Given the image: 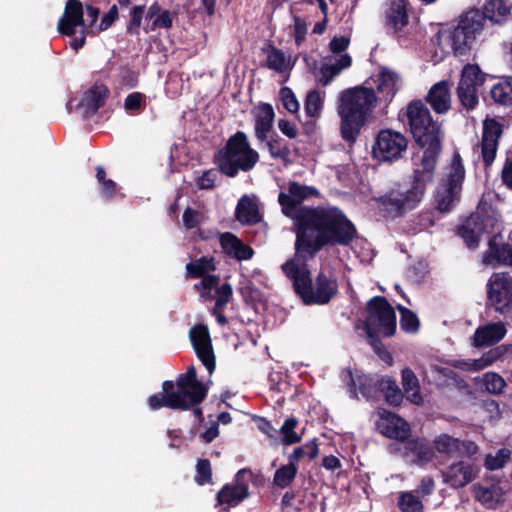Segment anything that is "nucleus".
<instances>
[{
    "mask_svg": "<svg viewBox=\"0 0 512 512\" xmlns=\"http://www.w3.org/2000/svg\"><path fill=\"white\" fill-rule=\"evenodd\" d=\"M319 195L314 186L297 181H290L287 192L278 195L281 212L293 220L294 247L298 252L318 247L325 239L357 233L354 223L338 207L301 206L306 199Z\"/></svg>",
    "mask_w": 512,
    "mask_h": 512,
    "instance_id": "1",
    "label": "nucleus"
},
{
    "mask_svg": "<svg viewBox=\"0 0 512 512\" xmlns=\"http://www.w3.org/2000/svg\"><path fill=\"white\" fill-rule=\"evenodd\" d=\"M357 235L358 232L325 239L318 247L301 252L294 247V255L281 265V270L291 280L295 294L305 305H326L338 293L337 280L322 271L313 279L308 262L326 246H350Z\"/></svg>",
    "mask_w": 512,
    "mask_h": 512,
    "instance_id": "2",
    "label": "nucleus"
},
{
    "mask_svg": "<svg viewBox=\"0 0 512 512\" xmlns=\"http://www.w3.org/2000/svg\"><path fill=\"white\" fill-rule=\"evenodd\" d=\"M378 96L371 87L358 85L340 93L337 113L340 117L341 138L351 147L361 130L372 118Z\"/></svg>",
    "mask_w": 512,
    "mask_h": 512,
    "instance_id": "3",
    "label": "nucleus"
},
{
    "mask_svg": "<svg viewBox=\"0 0 512 512\" xmlns=\"http://www.w3.org/2000/svg\"><path fill=\"white\" fill-rule=\"evenodd\" d=\"M435 170L423 167L414 169L409 182L395 183L375 199L377 207L386 217L396 219L415 210L425 197L427 187L434 180Z\"/></svg>",
    "mask_w": 512,
    "mask_h": 512,
    "instance_id": "4",
    "label": "nucleus"
},
{
    "mask_svg": "<svg viewBox=\"0 0 512 512\" xmlns=\"http://www.w3.org/2000/svg\"><path fill=\"white\" fill-rule=\"evenodd\" d=\"M207 395L208 387L198 380L196 368L191 365L185 373L178 375L175 382L165 380L162 383V392L149 396L147 404L152 411L162 408L187 411L201 404Z\"/></svg>",
    "mask_w": 512,
    "mask_h": 512,
    "instance_id": "5",
    "label": "nucleus"
},
{
    "mask_svg": "<svg viewBox=\"0 0 512 512\" xmlns=\"http://www.w3.org/2000/svg\"><path fill=\"white\" fill-rule=\"evenodd\" d=\"M405 114L414 141L421 148H425L421 166L436 170L442 148L440 125L433 120L429 109L421 100L411 101Z\"/></svg>",
    "mask_w": 512,
    "mask_h": 512,
    "instance_id": "6",
    "label": "nucleus"
},
{
    "mask_svg": "<svg viewBox=\"0 0 512 512\" xmlns=\"http://www.w3.org/2000/svg\"><path fill=\"white\" fill-rule=\"evenodd\" d=\"M405 114L414 141L421 148H425L421 166L436 170L442 148L440 125L433 120L429 109L421 100L411 101Z\"/></svg>",
    "mask_w": 512,
    "mask_h": 512,
    "instance_id": "7",
    "label": "nucleus"
},
{
    "mask_svg": "<svg viewBox=\"0 0 512 512\" xmlns=\"http://www.w3.org/2000/svg\"><path fill=\"white\" fill-rule=\"evenodd\" d=\"M259 161V153L250 145L247 135L237 131L231 135L224 147L219 149L214 158L219 171L227 177H236L239 171L252 170Z\"/></svg>",
    "mask_w": 512,
    "mask_h": 512,
    "instance_id": "8",
    "label": "nucleus"
},
{
    "mask_svg": "<svg viewBox=\"0 0 512 512\" xmlns=\"http://www.w3.org/2000/svg\"><path fill=\"white\" fill-rule=\"evenodd\" d=\"M367 316L364 320V330L367 341L374 352L382 356L387 353L380 336L391 337L396 332L397 322L394 308L384 296H374L366 304Z\"/></svg>",
    "mask_w": 512,
    "mask_h": 512,
    "instance_id": "9",
    "label": "nucleus"
},
{
    "mask_svg": "<svg viewBox=\"0 0 512 512\" xmlns=\"http://www.w3.org/2000/svg\"><path fill=\"white\" fill-rule=\"evenodd\" d=\"M485 22V17L478 9H470L460 16L457 26L448 36L455 56H465L470 52Z\"/></svg>",
    "mask_w": 512,
    "mask_h": 512,
    "instance_id": "10",
    "label": "nucleus"
},
{
    "mask_svg": "<svg viewBox=\"0 0 512 512\" xmlns=\"http://www.w3.org/2000/svg\"><path fill=\"white\" fill-rule=\"evenodd\" d=\"M465 168L458 152L452 157L446 178H443L435 194L436 209L442 213L451 211L455 202L460 200Z\"/></svg>",
    "mask_w": 512,
    "mask_h": 512,
    "instance_id": "11",
    "label": "nucleus"
},
{
    "mask_svg": "<svg viewBox=\"0 0 512 512\" xmlns=\"http://www.w3.org/2000/svg\"><path fill=\"white\" fill-rule=\"evenodd\" d=\"M498 222L491 206L479 205L477 210L457 227V235L462 238L467 248H478L483 234H494Z\"/></svg>",
    "mask_w": 512,
    "mask_h": 512,
    "instance_id": "12",
    "label": "nucleus"
},
{
    "mask_svg": "<svg viewBox=\"0 0 512 512\" xmlns=\"http://www.w3.org/2000/svg\"><path fill=\"white\" fill-rule=\"evenodd\" d=\"M487 297L494 309L512 314V276L508 272L493 273L487 283Z\"/></svg>",
    "mask_w": 512,
    "mask_h": 512,
    "instance_id": "13",
    "label": "nucleus"
},
{
    "mask_svg": "<svg viewBox=\"0 0 512 512\" xmlns=\"http://www.w3.org/2000/svg\"><path fill=\"white\" fill-rule=\"evenodd\" d=\"M341 378L347 384L351 398L358 399L357 390L366 400H377L381 397L385 377L366 374L354 375L350 368H346L343 370Z\"/></svg>",
    "mask_w": 512,
    "mask_h": 512,
    "instance_id": "14",
    "label": "nucleus"
},
{
    "mask_svg": "<svg viewBox=\"0 0 512 512\" xmlns=\"http://www.w3.org/2000/svg\"><path fill=\"white\" fill-rule=\"evenodd\" d=\"M408 141L404 135L393 130H381L372 148L373 155L379 161L392 162L402 157Z\"/></svg>",
    "mask_w": 512,
    "mask_h": 512,
    "instance_id": "15",
    "label": "nucleus"
},
{
    "mask_svg": "<svg viewBox=\"0 0 512 512\" xmlns=\"http://www.w3.org/2000/svg\"><path fill=\"white\" fill-rule=\"evenodd\" d=\"M189 335L198 359L212 374L216 364L208 327L204 324H196L190 329Z\"/></svg>",
    "mask_w": 512,
    "mask_h": 512,
    "instance_id": "16",
    "label": "nucleus"
},
{
    "mask_svg": "<svg viewBox=\"0 0 512 512\" xmlns=\"http://www.w3.org/2000/svg\"><path fill=\"white\" fill-rule=\"evenodd\" d=\"M503 133V126L494 118H487L483 122L481 139V156L486 168L490 167L495 160L499 138Z\"/></svg>",
    "mask_w": 512,
    "mask_h": 512,
    "instance_id": "17",
    "label": "nucleus"
},
{
    "mask_svg": "<svg viewBox=\"0 0 512 512\" xmlns=\"http://www.w3.org/2000/svg\"><path fill=\"white\" fill-rule=\"evenodd\" d=\"M378 413L376 427L382 435L402 442L408 439L411 429L405 419L385 409H381Z\"/></svg>",
    "mask_w": 512,
    "mask_h": 512,
    "instance_id": "18",
    "label": "nucleus"
},
{
    "mask_svg": "<svg viewBox=\"0 0 512 512\" xmlns=\"http://www.w3.org/2000/svg\"><path fill=\"white\" fill-rule=\"evenodd\" d=\"M478 473L479 467L475 463L463 460L452 463L446 470L441 471L443 482L453 489L467 486Z\"/></svg>",
    "mask_w": 512,
    "mask_h": 512,
    "instance_id": "19",
    "label": "nucleus"
},
{
    "mask_svg": "<svg viewBox=\"0 0 512 512\" xmlns=\"http://www.w3.org/2000/svg\"><path fill=\"white\" fill-rule=\"evenodd\" d=\"M83 5L80 0H68L62 17L58 21V32L65 36H74L78 26H84Z\"/></svg>",
    "mask_w": 512,
    "mask_h": 512,
    "instance_id": "20",
    "label": "nucleus"
},
{
    "mask_svg": "<svg viewBox=\"0 0 512 512\" xmlns=\"http://www.w3.org/2000/svg\"><path fill=\"white\" fill-rule=\"evenodd\" d=\"M219 244L225 255L237 261L250 260L254 255L253 248L245 244L232 232L221 233Z\"/></svg>",
    "mask_w": 512,
    "mask_h": 512,
    "instance_id": "21",
    "label": "nucleus"
},
{
    "mask_svg": "<svg viewBox=\"0 0 512 512\" xmlns=\"http://www.w3.org/2000/svg\"><path fill=\"white\" fill-rule=\"evenodd\" d=\"M409 0H388L385 10V25L394 33L402 31L409 24Z\"/></svg>",
    "mask_w": 512,
    "mask_h": 512,
    "instance_id": "22",
    "label": "nucleus"
},
{
    "mask_svg": "<svg viewBox=\"0 0 512 512\" xmlns=\"http://www.w3.org/2000/svg\"><path fill=\"white\" fill-rule=\"evenodd\" d=\"M110 95L108 87L104 84L94 85L84 92L80 100V106L83 108V116L90 118L102 108Z\"/></svg>",
    "mask_w": 512,
    "mask_h": 512,
    "instance_id": "23",
    "label": "nucleus"
},
{
    "mask_svg": "<svg viewBox=\"0 0 512 512\" xmlns=\"http://www.w3.org/2000/svg\"><path fill=\"white\" fill-rule=\"evenodd\" d=\"M426 101L438 114H445L451 107L450 84L442 80L434 84L426 97Z\"/></svg>",
    "mask_w": 512,
    "mask_h": 512,
    "instance_id": "24",
    "label": "nucleus"
},
{
    "mask_svg": "<svg viewBox=\"0 0 512 512\" xmlns=\"http://www.w3.org/2000/svg\"><path fill=\"white\" fill-rule=\"evenodd\" d=\"M275 112L271 104L261 103L257 106L254 114L255 136L260 142L268 138V134L273 128Z\"/></svg>",
    "mask_w": 512,
    "mask_h": 512,
    "instance_id": "25",
    "label": "nucleus"
},
{
    "mask_svg": "<svg viewBox=\"0 0 512 512\" xmlns=\"http://www.w3.org/2000/svg\"><path fill=\"white\" fill-rule=\"evenodd\" d=\"M506 334V328L502 323H490L476 329L473 336L475 347L492 346L501 341Z\"/></svg>",
    "mask_w": 512,
    "mask_h": 512,
    "instance_id": "26",
    "label": "nucleus"
},
{
    "mask_svg": "<svg viewBox=\"0 0 512 512\" xmlns=\"http://www.w3.org/2000/svg\"><path fill=\"white\" fill-rule=\"evenodd\" d=\"M398 80L399 76L396 72L382 67L377 80V91L380 95L378 100L384 101L387 104L390 103L398 91Z\"/></svg>",
    "mask_w": 512,
    "mask_h": 512,
    "instance_id": "27",
    "label": "nucleus"
},
{
    "mask_svg": "<svg viewBox=\"0 0 512 512\" xmlns=\"http://www.w3.org/2000/svg\"><path fill=\"white\" fill-rule=\"evenodd\" d=\"M235 217L240 223L245 225H254L261 221V215L256 203L246 195L238 201Z\"/></svg>",
    "mask_w": 512,
    "mask_h": 512,
    "instance_id": "28",
    "label": "nucleus"
},
{
    "mask_svg": "<svg viewBox=\"0 0 512 512\" xmlns=\"http://www.w3.org/2000/svg\"><path fill=\"white\" fill-rule=\"evenodd\" d=\"M405 449L415 456L414 462L418 465L432 461L435 456L433 447L424 438H415L407 441Z\"/></svg>",
    "mask_w": 512,
    "mask_h": 512,
    "instance_id": "29",
    "label": "nucleus"
},
{
    "mask_svg": "<svg viewBox=\"0 0 512 512\" xmlns=\"http://www.w3.org/2000/svg\"><path fill=\"white\" fill-rule=\"evenodd\" d=\"M485 20H490L496 24L504 23L510 14V7L504 0H488L481 12Z\"/></svg>",
    "mask_w": 512,
    "mask_h": 512,
    "instance_id": "30",
    "label": "nucleus"
},
{
    "mask_svg": "<svg viewBox=\"0 0 512 512\" xmlns=\"http://www.w3.org/2000/svg\"><path fill=\"white\" fill-rule=\"evenodd\" d=\"M248 497V494H245V489L240 491L235 486L227 483L216 494V506L236 507Z\"/></svg>",
    "mask_w": 512,
    "mask_h": 512,
    "instance_id": "31",
    "label": "nucleus"
},
{
    "mask_svg": "<svg viewBox=\"0 0 512 512\" xmlns=\"http://www.w3.org/2000/svg\"><path fill=\"white\" fill-rule=\"evenodd\" d=\"M351 65L352 58L347 53L341 54L334 64H323L320 68V83L324 86L328 85L343 69L349 68Z\"/></svg>",
    "mask_w": 512,
    "mask_h": 512,
    "instance_id": "32",
    "label": "nucleus"
},
{
    "mask_svg": "<svg viewBox=\"0 0 512 512\" xmlns=\"http://www.w3.org/2000/svg\"><path fill=\"white\" fill-rule=\"evenodd\" d=\"M490 96L495 104L512 106V77H506L494 84L490 89Z\"/></svg>",
    "mask_w": 512,
    "mask_h": 512,
    "instance_id": "33",
    "label": "nucleus"
},
{
    "mask_svg": "<svg viewBox=\"0 0 512 512\" xmlns=\"http://www.w3.org/2000/svg\"><path fill=\"white\" fill-rule=\"evenodd\" d=\"M486 76L487 74L482 72L477 64H466L462 69L458 85L478 90L484 84Z\"/></svg>",
    "mask_w": 512,
    "mask_h": 512,
    "instance_id": "34",
    "label": "nucleus"
},
{
    "mask_svg": "<svg viewBox=\"0 0 512 512\" xmlns=\"http://www.w3.org/2000/svg\"><path fill=\"white\" fill-rule=\"evenodd\" d=\"M186 276L197 279L216 270L214 257L201 256L186 264Z\"/></svg>",
    "mask_w": 512,
    "mask_h": 512,
    "instance_id": "35",
    "label": "nucleus"
},
{
    "mask_svg": "<svg viewBox=\"0 0 512 512\" xmlns=\"http://www.w3.org/2000/svg\"><path fill=\"white\" fill-rule=\"evenodd\" d=\"M269 154L273 159H281L285 164L289 163L290 148L289 144L281 138L278 134L274 133L265 140Z\"/></svg>",
    "mask_w": 512,
    "mask_h": 512,
    "instance_id": "36",
    "label": "nucleus"
},
{
    "mask_svg": "<svg viewBox=\"0 0 512 512\" xmlns=\"http://www.w3.org/2000/svg\"><path fill=\"white\" fill-rule=\"evenodd\" d=\"M263 50L267 52V68L278 73H283L290 68L289 61L286 59L285 53L281 49L269 44L268 48Z\"/></svg>",
    "mask_w": 512,
    "mask_h": 512,
    "instance_id": "37",
    "label": "nucleus"
},
{
    "mask_svg": "<svg viewBox=\"0 0 512 512\" xmlns=\"http://www.w3.org/2000/svg\"><path fill=\"white\" fill-rule=\"evenodd\" d=\"M506 352L505 346H497L485 352L479 359L467 362V370H482L501 359Z\"/></svg>",
    "mask_w": 512,
    "mask_h": 512,
    "instance_id": "38",
    "label": "nucleus"
},
{
    "mask_svg": "<svg viewBox=\"0 0 512 512\" xmlns=\"http://www.w3.org/2000/svg\"><path fill=\"white\" fill-rule=\"evenodd\" d=\"M298 466L288 461V464L280 466L274 473L273 485L281 489L287 488L296 478Z\"/></svg>",
    "mask_w": 512,
    "mask_h": 512,
    "instance_id": "39",
    "label": "nucleus"
},
{
    "mask_svg": "<svg viewBox=\"0 0 512 512\" xmlns=\"http://www.w3.org/2000/svg\"><path fill=\"white\" fill-rule=\"evenodd\" d=\"M384 396L385 401L391 406H400L403 401V394L398 387L396 380L391 377H385L381 396Z\"/></svg>",
    "mask_w": 512,
    "mask_h": 512,
    "instance_id": "40",
    "label": "nucleus"
},
{
    "mask_svg": "<svg viewBox=\"0 0 512 512\" xmlns=\"http://www.w3.org/2000/svg\"><path fill=\"white\" fill-rule=\"evenodd\" d=\"M319 449L316 439H312L305 443L303 446L296 447L293 452L288 456V461L298 466V462L304 457L312 460L318 456Z\"/></svg>",
    "mask_w": 512,
    "mask_h": 512,
    "instance_id": "41",
    "label": "nucleus"
},
{
    "mask_svg": "<svg viewBox=\"0 0 512 512\" xmlns=\"http://www.w3.org/2000/svg\"><path fill=\"white\" fill-rule=\"evenodd\" d=\"M400 312V328L407 333H416L420 327V321L412 310L398 304Z\"/></svg>",
    "mask_w": 512,
    "mask_h": 512,
    "instance_id": "42",
    "label": "nucleus"
},
{
    "mask_svg": "<svg viewBox=\"0 0 512 512\" xmlns=\"http://www.w3.org/2000/svg\"><path fill=\"white\" fill-rule=\"evenodd\" d=\"M298 425V420L294 417L287 418L282 424L279 432L282 434L281 443L285 446L299 443L302 439L294 429Z\"/></svg>",
    "mask_w": 512,
    "mask_h": 512,
    "instance_id": "43",
    "label": "nucleus"
},
{
    "mask_svg": "<svg viewBox=\"0 0 512 512\" xmlns=\"http://www.w3.org/2000/svg\"><path fill=\"white\" fill-rule=\"evenodd\" d=\"M212 466L208 459L199 458L196 462L194 481L199 486L212 483Z\"/></svg>",
    "mask_w": 512,
    "mask_h": 512,
    "instance_id": "44",
    "label": "nucleus"
},
{
    "mask_svg": "<svg viewBox=\"0 0 512 512\" xmlns=\"http://www.w3.org/2000/svg\"><path fill=\"white\" fill-rule=\"evenodd\" d=\"M398 507L402 512H423L424 505L419 497L412 492H403L398 501Z\"/></svg>",
    "mask_w": 512,
    "mask_h": 512,
    "instance_id": "45",
    "label": "nucleus"
},
{
    "mask_svg": "<svg viewBox=\"0 0 512 512\" xmlns=\"http://www.w3.org/2000/svg\"><path fill=\"white\" fill-rule=\"evenodd\" d=\"M323 108V100L318 90L313 89L307 93L304 109L308 116L318 117Z\"/></svg>",
    "mask_w": 512,
    "mask_h": 512,
    "instance_id": "46",
    "label": "nucleus"
},
{
    "mask_svg": "<svg viewBox=\"0 0 512 512\" xmlns=\"http://www.w3.org/2000/svg\"><path fill=\"white\" fill-rule=\"evenodd\" d=\"M200 281L194 284V289L201 293L204 298H212L210 292L212 289H216L220 283V277L215 274H205L200 276Z\"/></svg>",
    "mask_w": 512,
    "mask_h": 512,
    "instance_id": "47",
    "label": "nucleus"
},
{
    "mask_svg": "<svg viewBox=\"0 0 512 512\" xmlns=\"http://www.w3.org/2000/svg\"><path fill=\"white\" fill-rule=\"evenodd\" d=\"M457 97L466 109H474L478 104V90L468 86L458 85Z\"/></svg>",
    "mask_w": 512,
    "mask_h": 512,
    "instance_id": "48",
    "label": "nucleus"
},
{
    "mask_svg": "<svg viewBox=\"0 0 512 512\" xmlns=\"http://www.w3.org/2000/svg\"><path fill=\"white\" fill-rule=\"evenodd\" d=\"M145 12L144 5H136L130 10V20L127 24L126 31L130 35H138Z\"/></svg>",
    "mask_w": 512,
    "mask_h": 512,
    "instance_id": "49",
    "label": "nucleus"
},
{
    "mask_svg": "<svg viewBox=\"0 0 512 512\" xmlns=\"http://www.w3.org/2000/svg\"><path fill=\"white\" fill-rule=\"evenodd\" d=\"M458 439L447 434H441L434 440L435 449L443 454H455Z\"/></svg>",
    "mask_w": 512,
    "mask_h": 512,
    "instance_id": "50",
    "label": "nucleus"
},
{
    "mask_svg": "<svg viewBox=\"0 0 512 512\" xmlns=\"http://www.w3.org/2000/svg\"><path fill=\"white\" fill-rule=\"evenodd\" d=\"M173 25V17L169 10H163L151 23L144 28L145 32H152L156 29H170Z\"/></svg>",
    "mask_w": 512,
    "mask_h": 512,
    "instance_id": "51",
    "label": "nucleus"
},
{
    "mask_svg": "<svg viewBox=\"0 0 512 512\" xmlns=\"http://www.w3.org/2000/svg\"><path fill=\"white\" fill-rule=\"evenodd\" d=\"M473 491L475 494V498L481 502L482 504L486 505L487 507L491 508L495 504V487H483L480 484H475L473 486Z\"/></svg>",
    "mask_w": 512,
    "mask_h": 512,
    "instance_id": "52",
    "label": "nucleus"
},
{
    "mask_svg": "<svg viewBox=\"0 0 512 512\" xmlns=\"http://www.w3.org/2000/svg\"><path fill=\"white\" fill-rule=\"evenodd\" d=\"M428 273L427 264L424 262H417L410 265L406 270V279L413 284H420L423 282L426 274Z\"/></svg>",
    "mask_w": 512,
    "mask_h": 512,
    "instance_id": "53",
    "label": "nucleus"
},
{
    "mask_svg": "<svg viewBox=\"0 0 512 512\" xmlns=\"http://www.w3.org/2000/svg\"><path fill=\"white\" fill-rule=\"evenodd\" d=\"M484 385L488 392L493 394H500L505 388L506 382L499 374L488 372L484 376Z\"/></svg>",
    "mask_w": 512,
    "mask_h": 512,
    "instance_id": "54",
    "label": "nucleus"
},
{
    "mask_svg": "<svg viewBox=\"0 0 512 512\" xmlns=\"http://www.w3.org/2000/svg\"><path fill=\"white\" fill-rule=\"evenodd\" d=\"M146 97L141 92H132L124 100V108L130 112H139L145 109Z\"/></svg>",
    "mask_w": 512,
    "mask_h": 512,
    "instance_id": "55",
    "label": "nucleus"
},
{
    "mask_svg": "<svg viewBox=\"0 0 512 512\" xmlns=\"http://www.w3.org/2000/svg\"><path fill=\"white\" fill-rule=\"evenodd\" d=\"M280 99L284 108L290 113H297L299 111V102L290 87L284 86L279 91Z\"/></svg>",
    "mask_w": 512,
    "mask_h": 512,
    "instance_id": "56",
    "label": "nucleus"
},
{
    "mask_svg": "<svg viewBox=\"0 0 512 512\" xmlns=\"http://www.w3.org/2000/svg\"><path fill=\"white\" fill-rule=\"evenodd\" d=\"M511 456L508 449H500L495 456L488 455L485 460L487 470L494 471L502 468Z\"/></svg>",
    "mask_w": 512,
    "mask_h": 512,
    "instance_id": "57",
    "label": "nucleus"
},
{
    "mask_svg": "<svg viewBox=\"0 0 512 512\" xmlns=\"http://www.w3.org/2000/svg\"><path fill=\"white\" fill-rule=\"evenodd\" d=\"M202 218V213L192 209L191 207H187L182 215L183 225L187 230H192L198 227Z\"/></svg>",
    "mask_w": 512,
    "mask_h": 512,
    "instance_id": "58",
    "label": "nucleus"
},
{
    "mask_svg": "<svg viewBox=\"0 0 512 512\" xmlns=\"http://www.w3.org/2000/svg\"><path fill=\"white\" fill-rule=\"evenodd\" d=\"M402 386L406 393L419 389V381L414 371L410 368H404L401 372Z\"/></svg>",
    "mask_w": 512,
    "mask_h": 512,
    "instance_id": "59",
    "label": "nucleus"
},
{
    "mask_svg": "<svg viewBox=\"0 0 512 512\" xmlns=\"http://www.w3.org/2000/svg\"><path fill=\"white\" fill-rule=\"evenodd\" d=\"M253 472L249 468L240 469L234 478V483H230L231 485L238 488L240 491L245 489V494L249 495V486L248 482L252 478Z\"/></svg>",
    "mask_w": 512,
    "mask_h": 512,
    "instance_id": "60",
    "label": "nucleus"
},
{
    "mask_svg": "<svg viewBox=\"0 0 512 512\" xmlns=\"http://www.w3.org/2000/svg\"><path fill=\"white\" fill-rule=\"evenodd\" d=\"M217 172L214 169L206 170L196 180V185L199 189L210 190L215 187Z\"/></svg>",
    "mask_w": 512,
    "mask_h": 512,
    "instance_id": "61",
    "label": "nucleus"
},
{
    "mask_svg": "<svg viewBox=\"0 0 512 512\" xmlns=\"http://www.w3.org/2000/svg\"><path fill=\"white\" fill-rule=\"evenodd\" d=\"M306 34H307L306 21L304 19H302L301 17H298V16L294 17L293 36H294L295 44L297 46L302 45V43L306 39Z\"/></svg>",
    "mask_w": 512,
    "mask_h": 512,
    "instance_id": "62",
    "label": "nucleus"
},
{
    "mask_svg": "<svg viewBox=\"0 0 512 512\" xmlns=\"http://www.w3.org/2000/svg\"><path fill=\"white\" fill-rule=\"evenodd\" d=\"M456 453L469 458L473 457L478 453V446L471 440H460L458 439Z\"/></svg>",
    "mask_w": 512,
    "mask_h": 512,
    "instance_id": "63",
    "label": "nucleus"
},
{
    "mask_svg": "<svg viewBox=\"0 0 512 512\" xmlns=\"http://www.w3.org/2000/svg\"><path fill=\"white\" fill-rule=\"evenodd\" d=\"M118 17H119L118 7L116 4H114L110 7L108 12H106L102 16L98 30L105 31V30L109 29L114 24V22L118 19Z\"/></svg>",
    "mask_w": 512,
    "mask_h": 512,
    "instance_id": "64",
    "label": "nucleus"
}]
</instances>
